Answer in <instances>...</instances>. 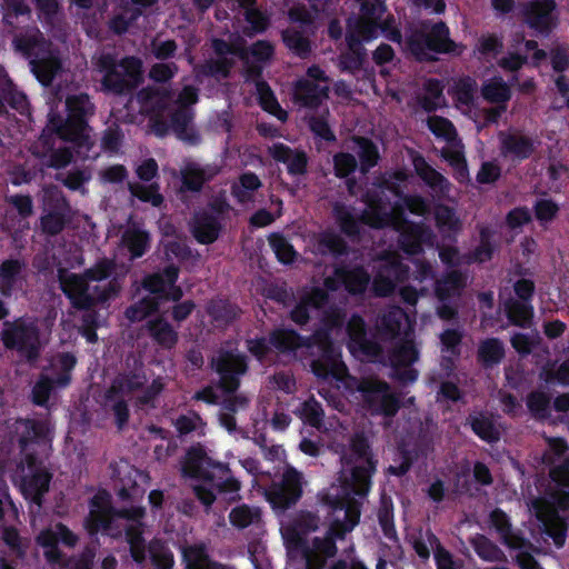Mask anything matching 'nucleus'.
Listing matches in <instances>:
<instances>
[{
  "label": "nucleus",
  "instance_id": "bb28decb",
  "mask_svg": "<svg viewBox=\"0 0 569 569\" xmlns=\"http://www.w3.org/2000/svg\"><path fill=\"white\" fill-rule=\"evenodd\" d=\"M40 460L36 467H28L31 471L30 476H24L21 480V492L27 499L37 506H41L43 496L49 489L52 481V475L39 467Z\"/></svg>",
  "mask_w": 569,
  "mask_h": 569
},
{
  "label": "nucleus",
  "instance_id": "72a5a7b5",
  "mask_svg": "<svg viewBox=\"0 0 569 569\" xmlns=\"http://www.w3.org/2000/svg\"><path fill=\"white\" fill-rule=\"evenodd\" d=\"M237 8L248 23L243 28L247 37H253L268 30L270 18L257 7V0H236Z\"/></svg>",
  "mask_w": 569,
  "mask_h": 569
},
{
  "label": "nucleus",
  "instance_id": "4d7b16f0",
  "mask_svg": "<svg viewBox=\"0 0 569 569\" xmlns=\"http://www.w3.org/2000/svg\"><path fill=\"white\" fill-rule=\"evenodd\" d=\"M507 319L519 328H528L533 317V308L529 302L511 300L505 305Z\"/></svg>",
  "mask_w": 569,
  "mask_h": 569
},
{
  "label": "nucleus",
  "instance_id": "a878e982",
  "mask_svg": "<svg viewBox=\"0 0 569 569\" xmlns=\"http://www.w3.org/2000/svg\"><path fill=\"white\" fill-rule=\"evenodd\" d=\"M556 7V0H532L523 8L525 21L531 29L547 34L552 28Z\"/></svg>",
  "mask_w": 569,
  "mask_h": 569
},
{
  "label": "nucleus",
  "instance_id": "f257e3e1",
  "mask_svg": "<svg viewBox=\"0 0 569 569\" xmlns=\"http://www.w3.org/2000/svg\"><path fill=\"white\" fill-rule=\"evenodd\" d=\"M328 506L333 516L330 526L325 536H315L311 540L310 552L300 553L306 563L308 560L312 563L325 562L337 556V540H342L347 533L353 531L358 526L361 516V502L349 493L331 495L325 493L320 498Z\"/></svg>",
  "mask_w": 569,
  "mask_h": 569
},
{
  "label": "nucleus",
  "instance_id": "3c124183",
  "mask_svg": "<svg viewBox=\"0 0 569 569\" xmlns=\"http://www.w3.org/2000/svg\"><path fill=\"white\" fill-rule=\"evenodd\" d=\"M380 22L360 18L347 20L346 34H352L360 43L370 42L379 37Z\"/></svg>",
  "mask_w": 569,
  "mask_h": 569
},
{
  "label": "nucleus",
  "instance_id": "f03ea898",
  "mask_svg": "<svg viewBox=\"0 0 569 569\" xmlns=\"http://www.w3.org/2000/svg\"><path fill=\"white\" fill-rule=\"evenodd\" d=\"M67 117L51 113L47 127L61 140L70 142L78 157L83 159L96 158L92 152L94 140L89 124L96 113V106L87 93H78L66 98Z\"/></svg>",
  "mask_w": 569,
  "mask_h": 569
},
{
  "label": "nucleus",
  "instance_id": "f704fd0d",
  "mask_svg": "<svg viewBox=\"0 0 569 569\" xmlns=\"http://www.w3.org/2000/svg\"><path fill=\"white\" fill-rule=\"evenodd\" d=\"M167 312L164 311L162 315L150 319L146 325V329L157 346L171 350L178 343L179 336L177 329L164 318Z\"/></svg>",
  "mask_w": 569,
  "mask_h": 569
},
{
  "label": "nucleus",
  "instance_id": "20e7f679",
  "mask_svg": "<svg viewBox=\"0 0 569 569\" xmlns=\"http://www.w3.org/2000/svg\"><path fill=\"white\" fill-rule=\"evenodd\" d=\"M12 44L29 60L31 71L41 84L49 86L54 80L58 71L61 70V60L52 50V43L44 39L37 27L17 33Z\"/></svg>",
  "mask_w": 569,
  "mask_h": 569
},
{
  "label": "nucleus",
  "instance_id": "2f4dec72",
  "mask_svg": "<svg viewBox=\"0 0 569 569\" xmlns=\"http://www.w3.org/2000/svg\"><path fill=\"white\" fill-rule=\"evenodd\" d=\"M346 50L339 54V69L341 72L357 74L367 62V49L352 34H345Z\"/></svg>",
  "mask_w": 569,
  "mask_h": 569
},
{
  "label": "nucleus",
  "instance_id": "9b49d317",
  "mask_svg": "<svg viewBox=\"0 0 569 569\" xmlns=\"http://www.w3.org/2000/svg\"><path fill=\"white\" fill-rule=\"evenodd\" d=\"M358 391L361 395L363 408L369 410L371 415L392 418L401 408V399L398 395L391 392L388 382L376 379L366 378L358 383Z\"/></svg>",
  "mask_w": 569,
  "mask_h": 569
},
{
  "label": "nucleus",
  "instance_id": "603ef678",
  "mask_svg": "<svg viewBox=\"0 0 569 569\" xmlns=\"http://www.w3.org/2000/svg\"><path fill=\"white\" fill-rule=\"evenodd\" d=\"M140 113L148 117L168 113L169 103L166 97L151 90H141L138 94Z\"/></svg>",
  "mask_w": 569,
  "mask_h": 569
},
{
  "label": "nucleus",
  "instance_id": "2eb2a0df",
  "mask_svg": "<svg viewBox=\"0 0 569 569\" xmlns=\"http://www.w3.org/2000/svg\"><path fill=\"white\" fill-rule=\"evenodd\" d=\"M211 470L218 473H228L230 468L226 462L209 458L201 443L191 446L181 463L182 475L197 480L212 481Z\"/></svg>",
  "mask_w": 569,
  "mask_h": 569
},
{
  "label": "nucleus",
  "instance_id": "412c9836",
  "mask_svg": "<svg viewBox=\"0 0 569 569\" xmlns=\"http://www.w3.org/2000/svg\"><path fill=\"white\" fill-rule=\"evenodd\" d=\"M329 302V293L321 287H312L309 291L305 292L298 303L289 311V319L299 327H305L309 323L311 309H321Z\"/></svg>",
  "mask_w": 569,
  "mask_h": 569
},
{
  "label": "nucleus",
  "instance_id": "052dcab7",
  "mask_svg": "<svg viewBox=\"0 0 569 569\" xmlns=\"http://www.w3.org/2000/svg\"><path fill=\"white\" fill-rule=\"evenodd\" d=\"M128 191L131 197L141 200L143 203H151L153 207H161L164 201L157 182H151L148 186L140 182H128Z\"/></svg>",
  "mask_w": 569,
  "mask_h": 569
},
{
  "label": "nucleus",
  "instance_id": "ea45409f",
  "mask_svg": "<svg viewBox=\"0 0 569 569\" xmlns=\"http://www.w3.org/2000/svg\"><path fill=\"white\" fill-rule=\"evenodd\" d=\"M23 263L19 259H6L0 264V293L4 298L13 295L17 283L21 279Z\"/></svg>",
  "mask_w": 569,
  "mask_h": 569
},
{
  "label": "nucleus",
  "instance_id": "c9c22d12",
  "mask_svg": "<svg viewBox=\"0 0 569 569\" xmlns=\"http://www.w3.org/2000/svg\"><path fill=\"white\" fill-rule=\"evenodd\" d=\"M146 382V376L137 371L119 375L104 391V400L113 401L116 398L141 390Z\"/></svg>",
  "mask_w": 569,
  "mask_h": 569
},
{
  "label": "nucleus",
  "instance_id": "c03bdc74",
  "mask_svg": "<svg viewBox=\"0 0 569 569\" xmlns=\"http://www.w3.org/2000/svg\"><path fill=\"white\" fill-rule=\"evenodd\" d=\"M207 312L216 322L229 326L241 316V308L228 299H213L207 306Z\"/></svg>",
  "mask_w": 569,
  "mask_h": 569
},
{
  "label": "nucleus",
  "instance_id": "f3484780",
  "mask_svg": "<svg viewBox=\"0 0 569 569\" xmlns=\"http://www.w3.org/2000/svg\"><path fill=\"white\" fill-rule=\"evenodd\" d=\"M530 509L541 523L542 533L550 537L557 548H561L568 535L567 518L560 516L558 511H552L540 498L530 501Z\"/></svg>",
  "mask_w": 569,
  "mask_h": 569
},
{
  "label": "nucleus",
  "instance_id": "a19ab883",
  "mask_svg": "<svg viewBox=\"0 0 569 569\" xmlns=\"http://www.w3.org/2000/svg\"><path fill=\"white\" fill-rule=\"evenodd\" d=\"M300 332L290 328L272 329L269 333V342L280 355H291L299 350Z\"/></svg>",
  "mask_w": 569,
  "mask_h": 569
},
{
  "label": "nucleus",
  "instance_id": "79ce46f5",
  "mask_svg": "<svg viewBox=\"0 0 569 569\" xmlns=\"http://www.w3.org/2000/svg\"><path fill=\"white\" fill-rule=\"evenodd\" d=\"M391 368L412 366L419 359L415 341L409 337L400 339L389 352Z\"/></svg>",
  "mask_w": 569,
  "mask_h": 569
},
{
  "label": "nucleus",
  "instance_id": "de8ad7c7",
  "mask_svg": "<svg viewBox=\"0 0 569 569\" xmlns=\"http://www.w3.org/2000/svg\"><path fill=\"white\" fill-rule=\"evenodd\" d=\"M463 278L461 272L453 270L436 281V296L442 303L459 297L463 288Z\"/></svg>",
  "mask_w": 569,
  "mask_h": 569
},
{
  "label": "nucleus",
  "instance_id": "58836bf2",
  "mask_svg": "<svg viewBox=\"0 0 569 569\" xmlns=\"http://www.w3.org/2000/svg\"><path fill=\"white\" fill-rule=\"evenodd\" d=\"M352 142L358 147V158L360 172L367 174L372 168L377 167L380 160L379 148L367 137L352 136Z\"/></svg>",
  "mask_w": 569,
  "mask_h": 569
},
{
  "label": "nucleus",
  "instance_id": "39448f33",
  "mask_svg": "<svg viewBox=\"0 0 569 569\" xmlns=\"http://www.w3.org/2000/svg\"><path fill=\"white\" fill-rule=\"evenodd\" d=\"M299 349L305 348L313 358L310 369L320 380L341 381L347 375V367L342 361L340 348L335 345L332 336L326 329H316L309 336L300 333Z\"/></svg>",
  "mask_w": 569,
  "mask_h": 569
},
{
  "label": "nucleus",
  "instance_id": "e433bc0d",
  "mask_svg": "<svg viewBox=\"0 0 569 569\" xmlns=\"http://www.w3.org/2000/svg\"><path fill=\"white\" fill-rule=\"evenodd\" d=\"M365 203L368 206V210L363 211L361 222L376 230L386 228V218H390V216L387 214L388 209L383 198L378 192L367 193Z\"/></svg>",
  "mask_w": 569,
  "mask_h": 569
},
{
  "label": "nucleus",
  "instance_id": "4c0bfd02",
  "mask_svg": "<svg viewBox=\"0 0 569 569\" xmlns=\"http://www.w3.org/2000/svg\"><path fill=\"white\" fill-rule=\"evenodd\" d=\"M476 359L485 369H492L505 359V346L497 337L482 339L477 348Z\"/></svg>",
  "mask_w": 569,
  "mask_h": 569
},
{
  "label": "nucleus",
  "instance_id": "49530a36",
  "mask_svg": "<svg viewBox=\"0 0 569 569\" xmlns=\"http://www.w3.org/2000/svg\"><path fill=\"white\" fill-rule=\"evenodd\" d=\"M479 241L475 249L471 251V259L475 262L483 263L490 261L497 250V244L493 241L495 230L492 227L478 226Z\"/></svg>",
  "mask_w": 569,
  "mask_h": 569
},
{
  "label": "nucleus",
  "instance_id": "aec40b11",
  "mask_svg": "<svg viewBox=\"0 0 569 569\" xmlns=\"http://www.w3.org/2000/svg\"><path fill=\"white\" fill-rule=\"evenodd\" d=\"M411 161L417 177L421 179L439 199L447 198L451 190V183L448 178L430 166L418 151L412 152Z\"/></svg>",
  "mask_w": 569,
  "mask_h": 569
},
{
  "label": "nucleus",
  "instance_id": "4468645a",
  "mask_svg": "<svg viewBox=\"0 0 569 569\" xmlns=\"http://www.w3.org/2000/svg\"><path fill=\"white\" fill-rule=\"evenodd\" d=\"M370 279V274L363 266H350L342 262L335 266L332 276L323 280V289L329 293L342 288L351 296H362Z\"/></svg>",
  "mask_w": 569,
  "mask_h": 569
},
{
  "label": "nucleus",
  "instance_id": "864d4df0",
  "mask_svg": "<svg viewBox=\"0 0 569 569\" xmlns=\"http://www.w3.org/2000/svg\"><path fill=\"white\" fill-rule=\"evenodd\" d=\"M283 44L296 56L306 59L311 53V42L303 31L296 28H287L281 32Z\"/></svg>",
  "mask_w": 569,
  "mask_h": 569
},
{
  "label": "nucleus",
  "instance_id": "69168bd1",
  "mask_svg": "<svg viewBox=\"0 0 569 569\" xmlns=\"http://www.w3.org/2000/svg\"><path fill=\"white\" fill-rule=\"evenodd\" d=\"M298 413L301 420L312 428L319 429L323 426L325 409L313 396L302 402Z\"/></svg>",
  "mask_w": 569,
  "mask_h": 569
},
{
  "label": "nucleus",
  "instance_id": "dca6fc26",
  "mask_svg": "<svg viewBox=\"0 0 569 569\" xmlns=\"http://www.w3.org/2000/svg\"><path fill=\"white\" fill-rule=\"evenodd\" d=\"M18 447L22 456V462L33 468L39 461V458L36 452H33L32 447L47 441V423L37 419H22L18 421Z\"/></svg>",
  "mask_w": 569,
  "mask_h": 569
},
{
  "label": "nucleus",
  "instance_id": "09e8293b",
  "mask_svg": "<svg viewBox=\"0 0 569 569\" xmlns=\"http://www.w3.org/2000/svg\"><path fill=\"white\" fill-rule=\"evenodd\" d=\"M316 247L320 254H332L336 258L348 254L347 242L332 230H325L318 233Z\"/></svg>",
  "mask_w": 569,
  "mask_h": 569
},
{
  "label": "nucleus",
  "instance_id": "c756f323",
  "mask_svg": "<svg viewBox=\"0 0 569 569\" xmlns=\"http://www.w3.org/2000/svg\"><path fill=\"white\" fill-rule=\"evenodd\" d=\"M498 138L503 157L523 161L535 152L533 140L528 136L500 131Z\"/></svg>",
  "mask_w": 569,
  "mask_h": 569
},
{
  "label": "nucleus",
  "instance_id": "473e14b6",
  "mask_svg": "<svg viewBox=\"0 0 569 569\" xmlns=\"http://www.w3.org/2000/svg\"><path fill=\"white\" fill-rule=\"evenodd\" d=\"M350 478L346 480L345 485L351 491L361 498L366 497L371 488V479L378 471V463L375 461L369 462H350Z\"/></svg>",
  "mask_w": 569,
  "mask_h": 569
},
{
  "label": "nucleus",
  "instance_id": "8fccbe9b",
  "mask_svg": "<svg viewBox=\"0 0 569 569\" xmlns=\"http://www.w3.org/2000/svg\"><path fill=\"white\" fill-rule=\"evenodd\" d=\"M347 462H369L376 461L379 463L377 457H375L369 437L366 432L360 431L351 436L350 439V455L346 458Z\"/></svg>",
  "mask_w": 569,
  "mask_h": 569
},
{
  "label": "nucleus",
  "instance_id": "9d476101",
  "mask_svg": "<svg viewBox=\"0 0 569 569\" xmlns=\"http://www.w3.org/2000/svg\"><path fill=\"white\" fill-rule=\"evenodd\" d=\"M305 477L301 471L287 465L278 481L264 488V498L277 512L295 507L303 495Z\"/></svg>",
  "mask_w": 569,
  "mask_h": 569
},
{
  "label": "nucleus",
  "instance_id": "680f3d73",
  "mask_svg": "<svg viewBox=\"0 0 569 569\" xmlns=\"http://www.w3.org/2000/svg\"><path fill=\"white\" fill-rule=\"evenodd\" d=\"M240 184H233L231 187V194L238 203H247L251 201L252 192L257 191L261 187L259 177L253 172H246L238 179Z\"/></svg>",
  "mask_w": 569,
  "mask_h": 569
},
{
  "label": "nucleus",
  "instance_id": "e2e57ef3",
  "mask_svg": "<svg viewBox=\"0 0 569 569\" xmlns=\"http://www.w3.org/2000/svg\"><path fill=\"white\" fill-rule=\"evenodd\" d=\"M3 10V23L10 27L12 30L18 29L16 20H31V9L29 4L23 0H6Z\"/></svg>",
  "mask_w": 569,
  "mask_h": 569
},
{
  "label": "nucleus",
  "instance_id": "13d9d810",
  "mask_svg": "<svg viewBox=\"0 0 569 569\" xmlns=\"http://www.w3.org/2000/svg\"><path fill=\"white\" fill-rule=\"evenodd\" d=\"M229 522L238 530H243L261 520V511L257 507L240 505L229 512Z\"/></svg>",
  "mask_w": 569,
  "mask_h": 569
},
{
  "label": "nucleus",
  "instance_id": "37998d69",
  "mask_svg": "<svg viewBox=\"0 0 569 569\" xmlns=\"http://www.w3.org/2000/svg\"><path fill=\"white\" fill-rule=\"evenodd\" d=\"M121 241L128 250L131 259H138L142 257L149 249L150 236L148 231L143 229H137V227H129L123 231Z\"/></svg>",
  "mask_w": 569,
  "mask_h": 569
},
{
  "label": "nucleus",
  "instance_id": "cd10ccee",
  "mask_svg": "<svg viewBox=\"0 0 569 569\" xmlns=\"http://www.w3.org/2000/svg\"><path fill=\"white\" fill-rule=\"evenodd\" d=\"M491 527L496 530L501 542L511 549L521 550L528 543L527 539L513 530L510 516L503 510L496 508L489 515Z\"/></svg>",
  "mask_w": 569,
  "mask_h": 569
},
{
  "label": "nucleus",
  "instance_id": "6e6552de",
  "mask_svg": "<svg viewBox=\"0 0 569 569\" xmlns=\"http://www.w3.org/2000/svg\"><path fill=\"white\" fill-rule=\"evenodd\" d=\"M0 339L7 350L16 351L29 361H36L41 352L40 329L37 319L22 316L3 321Z\"/></svg>",
  "mask_w": 569,
  "mask_h": 569
},
{
  "label": "nucleus",
  "instance_id": "c85d7f7f",
  "mask_svg": "<svg viewBox=\"0 0 569 569\" xmlns=\"http://www.w3.org/2000/svg\"><path fill=\"white\" fill-rule=\"evenodd\" d=\"M329 97V88L301 78L293 84V101L308 109H317Z\"/></svg>",
  "mask_w": 569,
  "mask_h": 569
},
{
  "label": "nucleus",
  "instance_id": "0eeeda50",
  "mask_svg": "<svg viewBox=\"0 0 569 569\" xmlns=\"http://www.w3.org/2000/svg\"><path fill=\"white\" fill-rule=\"evenodd\" d=\"M59 282L63 295L74 309H90L98 303H106L116 298L121 289L117 278H112L106 286H94L93 296L83 273H68L66 270H59Z\"/></svg>",
  "mask_w": 569,
  "mask_h": 569
},
{
  "label": "nucleus",
  "instance_id": "338daca9",
  "mask_svg": "<svg viewBox=\"0 0 569 569\" xmlns=\"http://www.w3.org/2000/svg\"><path fill=\"white\" fill-rule=\"evenodd\" d=\"M151 566L154 569H172L173 555L159 539H152L148 545Z\"/></svg>",
  "mask_w": 569,
  "mask_h": 569
},
{
  "label": "nucleus",
  "instance_id": "5701e85b",
  "mask_svg": "<svg viewBox=\"0 0 569 569\" xmlns=\"http://www.w3.org/2000/svg\"><path fill=\"white\" fill-rule=\"evenodd\" d=\"M193 111L188 106H178L174 110L168 111L170 126L176 137L190 146H198L201 142L199 131L192 124Z\"/></svg>",
  "mask_w": 569,
  "mask_h": 569
},
{
  "label": "nucleus",
  "instance_id": "bf43d9fd",
  "mask_svg": "<svg viewBox=\"0 0 569 569\" xmlns=\"http://www.w3.org/2000/svg\"><path fill=\"white\" fill-rule=\"evenodd\" d=\"M160 307L161 303L157 298L146 296L138 302L127 307L124 310V316L130 322H140L147 319L149 316L157 313Z\"/></svg>",
  "mask_w": 569,
  "mask_h": 569
},
{
  "label": "nucleus",
  "instance_id": "393cba45",
  "mask_svg": "<svg viewBox=\"0 0 569 569\" xmlns=\"http://www.w3.org/2000/svg\"><path fill=\"white\" fill-rule=\"evenodd\" d=\"M378 331L385 340H392L402 332L405 338L409 337L412 327L407 311L399 306L388 308L379 320Z\"/></svg>",
  "mask_w": 569,
  "mask_h": 569
},
{
  "label": "nucleus",
  "instance_id": "ddd939ff",
  "mask_svg": "<svg viewBox=\"0 0 569 569\" xmlns=\"http://www.w3.org/2000/svg\"><path fill=\"white\" fill-rule=\"evenodd\" d=\"M72 210L61 191H47L42 200L40 228L47 236H58L71 222Z\"/></svg>",
  "mask_w": 569,
  "mask_h": 569
},
{
  "label": "nucleus",
  "instance_id": "a211bd4d",
  "mask_svg": "<svg viewBox=\"0 0 569 569\" xmlns=\"http://www.w3.org/2000/svg\"><path fill=\"white\" fill-rule=\"evenodd\" d=\"M396 231L399 249L406 254H422L423 247H432L436 240L433 230L422 222L408 223Z\"/></svg>",
  "mask_w": 569,
  "mask_h": 569
},
{
  "label": "nucleus",
  "instance_id": "0e129e2a",
  "mask_svg": "<svg viewBox=\"0 0 569 569\" xmlns=\"http://www.w3.org/2000/svg\"><path fill=\"white\" fill-rule=\"evenodd\" d=\"M333 217L341 233L350 238L360 236L359 220L343 204L337 203L333 207Z\"/></svg>",
  "mask_w": 569,
  "mask_h": 569
},
{
  "label": "nucleus",
  "instance_id": "f8f14e48",
  "mask_svg": "<svg viewBox=\"0 0 569 569\" xmlns=\"http://www.w3.org/2000/svg\"><path fill=\"white\" fill-rule=\"evenodd\" d=\"M321 519L312 511H300L282 527L281 535L288 555L310 552L307 536L319 528Z\"/></svg>",
  "mask_w": 569,
  "mask_h": 569
},
{
  "label": "nucleus",
  "instance_id": "774afa93",
  "mask_svg": "<svg viewBox=\"0 0 569 569\" xmlns=\"http://www.w3.org/2000/svg\"><path fill=\"white\" fill-rule=\"evenodd\" d=\"M77 363V358L70 352L60 353L57 358L58 371L51 379L56 381L60 389L67 388L71 383L72 370Z\"/></svg>",
  "mask_w": 569,
  "mask_h": 569
},
{
  "label": "nucleus",
  "instance_id": "5fc2aeb1",
  "mask_svg": "<svg viewBox=\"0 0 569 569\" xmlns=\"http://www.w3.org/2000/svg\"><path fill=\"white\" fill-rule=\"evenodd\" d=\"M482 99L498 104H506L512 98V91L501 77H492L482 83Z\"/></svg>",
  "mask_w": 569,
  "mask_h": 569
},
{
  "label": "nucleus",
  "instance_id": "7c9ffc66",
  "mask_svg": "<svg viewBox=\"0 0 569 569\" xmlns=\"http://www.w3.org/2000/svg\"><path fill=\"white\" fill-rule=\"evenodd\" d=\"M219 171V168L214 164L201 167L196 162H191L181 170V190L200 192L203 184L217 177Z\"/></svg>",
  "mask_w": 569,
  "mask_h": 569
},
{
  "label": "nucleus",
  "instance_id": "1a4fd4ad",
  "mask_svg": "<svg viewBox=\"0 0 569 569\" xmlns=\"http://www.w3.org/2000/svg\"><path fill=\"white\" fill-rule=\"evenodd\" d=\"M210 369L219 377L217 388L223 395L234 393L249 371V358L234 349L220 348L209 360Z\"/></svg>",
  "mask_w": 569,
  "mask_h": 569
},
{
  "label": "nucleus",
  "instance_id": "423d86ee",
  "mask_svg": "<svg viewBox=\"0 0 569 569\" xmlns=\"http://www.w3.org/2000/svg\"><path fill=\"white\" fill-rule=\"evenodd\" d=\"M408 48L419 62L438 61L437 54L461 56L465 44L450 39V30L446 22H435L428 31L418 30L408 39Z\"/></svg>",
  "mask_w": 569,
  "mask_h": 569
},
{
  "label": "nucleus",
  "instance_id": "7ed1b4c3",
  "mask_svg": "<svg viewBox=\"0 0 569 569\" xmlns=\"http://www.w3.org/2000/svg\"><path fill=\"white\" fill-rule=\"evenodd\" d=\"M94 66L102 74L100 83L104 92L130 96L143 82V63L137 56H124L118 60L116 52H101Z\"/></svg>",
  "mask_w": 569,
  "mask_h": 569
},
{
  "label": "nucleus",
  "instance_id": "b1692460",
  "mask_svg": "<svg viewBox=\"0 0 569 569\" xmlns=\"http://www.w3.org/2000/svg\"><path fill=\"white\" fill-rule=\"evenodd\" d=\"M550 478L553 486L548 489L545 498L547 506L552 511H569V470L566 468L557 467L551 469Z\"/></svg>",
  "mask_w": 569,
  "mask_h": 569
},
{
  "label": "nucleus",
  "instance_id": "a18cd8bd",
  "mask_svg": "<svg viewBox=\"0 0 569 569\" xmlns=\"http://www.w3.org/2000/svg\"><path fill=\"white\" fill-rule=\"evenodd\" d=\"M467 422L472 432L488 443H495L499 440L500 433L495 426L493 419L486 413H470L467 418Z\"/></svg>",
  "mask_w": 569,
  "mask_h": 569
},
{
  "label": "nucleus",
  "instance_id": "6e6d98bb",
  "mask_svg": "<svg viewBox=\"0 0 569 569\" xmlns=\"http://www.w3.org/2000/svg\"><path fill=\"white\" fill-rule=\"evenodd\" d=\"M169 270L179 271V268L174 263H170L160 271L148 273L142 278L141 287L153 298L163 296L169 286L167 280Z\"/></svg>",
  "mask_w": 569,
  "mask_h": 569
},
{
  "label": "nucleus",
  "instance_id": "4be33fe9",
  "mask_svg": "<svg viewBox=\"0 0 569 569\" xmlns=\"http://www.w3.org/2000/svg\"><path fill=\"white\" fill-rule=\"evenodd\" d=\"M269 154L274 161L286 164L290 177H303L308 173L309 157L303 149H291L282 142H276L269 148Z\"/></svg>",
  "mask_w": 569,
  "mask_h": 569
},
{
  "label": "nucleus",
  "instance_id": "6ab92c4d",
  "mask_svg": "<svg viewBox=\"0 0 569 569\" xmlns=\"http://www.w3.org/2000/svg\"><path fill=\"white\" fill-rule=\"evenodd\" d=\"M189 226L196 241L206 246L214 243L222 231L219 217L206 209L196 211L191 217Z\"/></svg>",
  "mask_w": 569,
  "mask_h": 569
}]
</instances>
